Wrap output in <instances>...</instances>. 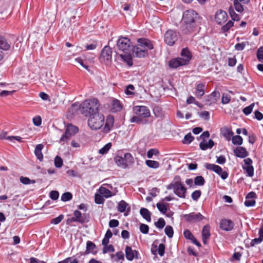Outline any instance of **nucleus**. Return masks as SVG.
I'll list each match as a JSON object with an SVG mask.
<instances>
[{
  "instance_id": "1",
  "label": "nucleus",
  "mask_w": 263,
  "mask_h": 263,
  "mask_svg": "<svg viewBox=\"0 0 263 263\" xmlns=\"http://www.w3.org/2000/svg\"><path fill=\"white\" fill-rule=\"evenodd\" d=\"M154 48L151 41L145 38H140L138 40V44L133 49V53L138 58H144L148 55V50Z\"/></svg>"
},
{
  "instance_id": "2",
  "label": "nucleus",
  "mask_w": 263,
  "mask_h": 263,
  "mask_svg": "<svg viewBox=\"0 0 263 263\" xmlns=\"http://www.w3.org/2000/svg\"><path fill=\"white\" fill-rule=\"evenodd\" d=\"M100 104L97 99L84 101L80 107V111L85 117H89L99 112Z\"/></svg>"
},
{
  "instance_id": "3",
  "label": "nucleus",
  "mask_w": 263,
  "mask_h": 263,
  "mask_svg": "<svg viewBox=\"0 0 263 263\" xmlns=\"http://www.w3.org/2000/svg\"><path fill=\"white\" fill-rule=\"evenodd\" d=\"M198 14L192 9L187 10L184 12L182 16V29L186 32L190 31L193 26Z\"/></svg>"
},
{
  "instance_id": "4",
  "label": "nucleus",
  "mask_w": 263,
  "mask_h": 263,
  "mask_svg": "<svg viewBox=\"0 0 263 263\" xmlns=\"http://www.w3.org/2000/svg\"><path fill=\"white\" fill-rule=\"evenodd\" d=\"M168 190L173 189L174 193L180 198H184L186 192V188L182 184L180 177L176 176L174 181L167 186Z\"/></svg>"
},
{
  "instance_id": "5",
  "label": "nucleus",
  "mask_w": 263,
  "mask_h": 263,
  "mask_svg": "<svg viewBox=\"0 0 263 263\" xmlns=\"http://www.w3.org/2000/svg\"><path fill=\"white\" fill-rule=\"evenodd\" d=\"M105 117L104 115L99 112L89 117L88 119V125L92 130H98L104 124Z\"/></svg>"
},
{
  "instance_id": "6",
  "label": "nucleus",
  "mask_w": 263,
  "mask_h": 263,
  "mask_svg": "<svg viewBox=\"0 0 263 263\" xmlns=\"http://www.w3.org/2000/svg\"><path fill=\"white\" fill-rule=\"evenodd\" d=\"M117 46L118 50L123 53H127L132 50L130 41L125 37H120L118 40Z\"/></svg>"
},
{
  "instance_id": "7",
  "label": "nucleus",
  "mask_w": 263,
  "mask_h": 263,
  "mask_svg": "<svg viewBox=\"0 0 263 263\" xmlns=\"http://www.w3.org/2000/svg\"><path fill=\"white\" fill-rule=\"evenodd\" d=\"M177 40L178 34L177 32L173 30H168L164 34V41L165 43L169 46L174 45Z\"/></svg>"
},
{
  "instance_id": "8",
  "label": "nucleus",
  "mask_w": 263,
  "mask_h": 263,
  "mask_svg": "<svg viewBox=\"0 0 263 263\" xmlns=\"http://www.w3.org/2000/svg\"><path fill=\"white\" fill-rule=\"evenodd\" d=\"M78 128L72 124H68L67 126L65 134L61 137L60 142H65L67 141L70 137L78 132Z\"/></svg>"
},
{
  "instance_id": "9",
  "label": "nucleus",
  "mask_w": 263,
  "mask_h": 263,
  "mask_svg": "<svg viewBox=\"0 0 263 263\" xmlns=\"http://www.w3.org/2000/svg\"><path fill=\"white\" fill-rule=\"evenodd\" d=\"M112 59V50L108 46H105L101 51L100 60L105 64L110 63Z\"/></svg>"
},
{
  "instance_id": "10",
  "label": "nucleus",
  "mask_w": 263,
  "mask_h": 263,
  "mask_svg": "<svg viewBox=\"0 0 263 263\" xmlns=\"http://www.w3.org/2000/svg\"><path fill=\"white\" fill-rule=\"evenodd\" d=\"M134 111L137 116L143 118H147L151 116L149 109L145 106H136Z\"/></svg>"
},
{
  "instance_id": "11",
  "label": "nucleus",
  "mask_w": 263,
  "mask_h": 263,
  "mask_svg": "<svg viewBox=\"0 0 263 263\" xmlns=\"http://www.w3.org/2000/svg\"><path fill=\"white\" fill-rule=\"evenodd\" d=\"M244 165L242 166L243 170L247 173V176L252 177L254 175V167L252 166L253 161L251 158H247L243 160Z\"/></svg>"
},
{
  "instance_id": "12",
  "label": "nucleus",
  "mask_w": 263,
  "mask_h": 263,
  "mask_svg": "<svg viewBox=\"0 0 263 263\" xmlns=\"http://www.w3.org/2000/svg\"><path fill=\"white\" fill-rule=\"evenodd\" d=\"M220 228L225 231H230L233 229L234 223L231 220L222 219L220 221Z\"/></svg>"
},
{
  "instance_id": "13",
  "label": "nucleus",
  "mask_w": 263,
  "mask_h": 263,
  "mask_svg": "<svg viewBox=\"0 0 263 263\" xmlns=\"http://www.w3.org/2000/svg\"><path fill=\"white\" fill-rule=\"evenodd\" d=\"M185 220L187 221L198 222L204 219V216L200 213H191L184 216Z\"/></svg>"
},
{
  "instance_id": "14",
  "label": "nucleus",
  "mask_w": 263,
  "mask_h": 263,
  "mask_svg": "<svg viewBox=\"0 0 263 263\" xmlns=\"http://www.w3.org/2000/svg\"><path fill=\"white\" fill-rule=\"evenodd\" d=\"M228 18V15L226 11L219 10L215 14V20L218 24L225 23Z\"/></svg>"
},
{
  "instance_id": "15",
  "label": "nucleus",
  "mask_w": 263,
  "mask_h": 263,
  "mask_svg": "<svg viewBox=\"0 0 263 263\" xmlns=\"http://www.w3.org/2000/svg\"><path fill=\"white\" fill-rule=\"evenodd\" d=\"M182 60L181 58L172 59L169 62V66L172 68H177L180 66L185 65L186 62Z\"/></svg>"
},
{
  "instance_id": "16",
  "label": "nucleus",
  "mask_w": 263,
  "mask_h": 263,
  "mask_svg": "<svg viewBox=\"0 0 263 263\" xmlns=\"http://www.w3.org/2000/svg\"><path fill=\"white\" fill-rule=\"evenodd\" d=\"M138 252L136 250H132V248L126 246L125 248V255L127 259L133 260L134 257L138 258Z\"/></svg>"
},
{
  "instance_id": "17",
  "label": "nucleus",
  "mask_w": 263,
  "mask_h": 263,
  "mask_svg": "<svg viewBox=\"0 0 263 263\" xmlns=\"http://www.w3.org/2000/svg\"><path fill=\"white\" fill-rule=\"evenodd\" d=\"M114 123V119L112 116H108L106 120V123L103 130L105 133H108L112 127Z\"/></svg>"
},
{
  "instance_id": "18",
  "label": "nucleus",
  "mask_w": 263,
  "mask_h": 263,
  "mask_svg": "<svg viewBox=\"0 0 263 263\" xmlns=\"http://www.w3.org/2000/svg\"><path fill=\"white\" fill-rule=\"evenodd\" d=\"M234 153L236 156L241 158H245L249 155L246 149L242 146L237 147L234 149Z\"/></svg>"
},
{
  "instance_id": "19",
  "label": "nucleus",
  "mask_w": 263,
  "mask_h": 263,
  "mask_svg": "<svg viewBox=\"0 0 263 263\" xmlns=\"http://www.w3.org/2000/svg\"><path fill=\"white\" fill-rule=\"evenodd\" d=\"M210 229V227L208 224L204 226L202 229V237L204 244H206L207 240L210 238L211 235Z\"/></svg>"
},
{
  "instance_id": "20",
  "label": "nucleus",
  "mask_w": 263,
  "mask_h": 263,
  "mask_svg": "<svg viewBox=\"0 0 263 263\" xmlns=\"http://www.w3.org/2000/svg\"><path fill=\"white\" fill-rule=\"evenodd\" d=\"M205 85L203 83H199L196 85L195 96L198 98H200L205 93Z\"/></svg>"
},
{
  "instance_id": "21",
  "label": "nucleus",
  "mask_w": 263,
  "mask_h": 263,
  "mask_svg": "<svg viewBox=\"0 0 263 263\" xmlns=\"http://www.w3.org/2000/svg\"><path fill=\"white\" fill-rule=\"evenodd\" d=\"M118 54L122 60L126 63L128 65L132 66L133 65V59L130 54V52L123 53H118Z\"/></svg>"
},
{
  "instance_id": "22",
  "label": "nucleus",
  "mask_w": 263,
  "mask_h": 263,
  "mask_svg": "<svg viewBox=\"0 0 263 263\" xmlns=\"http://www.w3.org/2000/svg\"><path fill=\"white\" fill-rule=\"evenodd\" d=\"M214 145V141L210 139L208 141L205 140H202L200 143V148L203 151H205L208 148H211Z\"/></svg>"
},
{
  "instance_id": "23",
  "label": "nucleus",
  "mask_w": 263,
  "mask_h": 263,
  "mask_svg": "<svg viewBox=\"0 0 263 263\" xmlns=\"http://www.w3.org/2000/svg\"><path fill=\"white\" fill-rule=\"evenodd\" d=\"M181 58L182 60L186 62V64H187L192 58V54L187 48H183L181 52Z\"/></svg>"
},
{
  "instance_id": "24",
  "label": "nucleus",
  "mask_w": 263,
  "mask_h": 263,
  "mask_svg": "<svg viewBox=\"0 0 263 263\" xmlns=\"http://www.w3.org/2000/svg\"><path fill=\"white\" fill-rule=\"evenodd\" d=\"M205 166L208 170L213 171L219 175H220V174L223 172L221 167L217 165L206 163Z\"/></svg>"
},
{
  "instance_id": "25",
  "label": "nucleus",
  "mask_w": 263,
  "mask_h": 263,
  "mask_svg": "<svg viewBox=\"0 0 263 263\" xmlns=\"http://www.w3.org/2000/svg\"><path fill=\"white\" fill-rule=\"evenodd\" d=\"M43 147L44 145L42 144H39L36 146L34 150L35 156L40 161H42L43 159V155L42 153Z\"/></svg>"
},
{
  "instance_id": "26",
  "label": "nucleus",
  "mask_w": 263,
  "mask_h": 263,
  "mask_svg": "<svg viewBox=\"0 0 263 263\" xmlns=\"http://www.w3.org/2000/svg\"><path fill=\"white\" fill-rule=\"evenodd\" d=\"M98 192L106 198L111 197L115 195V194L112 193L109 190L103 186L100 187L98 189Z\"/></svg>"
},
{
  "instance_id": "27",
  "label": "nucleus",
  "mask_w": 263,
  "mask_h": 263,
  "mask_svg": "<svg viewBox=\"0 0 263 263\" xmlns=\"http://www.w3.org/2000/svg\"><path fill=\"white\" fill-rule=\"evenodd\" d=\"M96 248V246L93 242L90 241H87L85 254H87L90 253L92 254L96 253V251L95 250Z\"/></svg>"
},
{
  "instance_id": "28",
  "label": "nucleus",
  "mask_w": 263,
  "mask_h": 263,
  "mask_svg": "<svg viewBox=\"0 0 263 263\" xmlns=\"http://www.w3.org/2000/svg\"><path fill=\"white\" fill-rule=\"evenodd\" d=\"M10 48V44L3 36L0 35V49L8 50Z\"/></svg>"
},
{
  "instance_id": "29",
  "label": "nucleus",
  "mask_w": 263,
  "mask_h": 263,
  "mask_svg": "<svg viewBox=\"0 0 263 263\" xmlns=\"http://www.w3.org/2000/svg\"><path fill=\"white\" fill-rule=\"evenodd\" d=\"M140 213L147 221L150 222L151 221V213L147 209L141 208L140 210Z\"/></svg>"
},
{
  "instance_id": "30",
  "label": "nucleus",
  "mask_w": 263,
  "mask_h": 263,
  "mask_svg": "<svg viewBox=\"0 0 263 263\" xmlns=\"http://www.w3.org/2000/svg\"><path fill=\"white\" fill-rule=\"evenodd\" d=\"M220 97V93L218 91H213L210 96H208V98H209L207 101H209L211 100V102L209 104V105L212 103H215L217 100L219 99Z\"/></svg>"
},
{
  "instance_id": "31",
  "label": "nucleus",
  "mask_w": 263,
  "mask_h": 263,
  "mask_svg": "<svg viewBox=\"0 0 263 263\" xmlns=\"http://www.w3.org/2000/svg\"><path fill=\"white\" fill-rule=\"evenodd\" d=\"M122 108V106L120 101L115 99H113L111 108L112 111L113 112H117L120 111Z\"/></svg>"
},
{
  "instance_id": "32",
  "label": "nucleus",
  "mask_w": 263,
  "mask_h": 263,
  "mask_svg": "<svg viewBox=\"0 0 263 263\" xmlns=\"http://www.w3.org/2000/svg\"><path fill=\"white\" fill-rule=\"evenodd\" d=\"M222 134L228 140H230L233 135V132L229 128L225 127L222 130Z\"/></svg>"
},
{
  "instance_id": "33",
  "label": "nucleus",
  "mask_w": 263,
  "mask_h": 263,
  "mask_svg": "<svg viewBox=\"0 0 263 263\" xmlns=\"http://www.w3.org/2000/svg\"><path fill=\"white\" fill-rule=\"evenodd\" d=\"M130 121L132 123H136L137 124H146L147 120H143L142 118L139 116H134L130 119Z\"/></svg>"
},
{
  "instance_id": "34",
  "label": "nucleus",
  "mask_w": 263,
  "mask_h": 263,
  "mask_svg": "<svg viewBox=\"0 0 263 263\" xmlns=\"http://www.w3.org/2000/svg\"><path fill=\"white\" fill-rule=\"evenodd\" d=\"M116 163L119 166L125 168L127 167V165L125 164L123 157L120 156H117L115 158Z\"/></svg>"
},
{
  "instance_id": "35",
  "label": "nucleus",
  "mask_w": 263,
  "mask_h": 263,
  "mask_svg": "<svg viewBox=\"0 0 263 263\" xmlns=\"http://www.w3.org/2000/svg\"><path fill=\"white\" fill-rule=\"evenodd\" d=\"M123 158L125 164L127 165V167L129 164H132L134 163L133 157L130 153L125 154Z\"/></svg>"
},
{
  "instance_id": "36",
  "label": "nucleus",
  "mask_w": 263,
  "mask_h": 263,
  "mask_svg": "<svg viewBox=\"0 0 263 263\" xmlns=\"http://www.w3.org/2000/svg\"><path fill=\"white\" fill-rule=\"evenodd\" d=\"M145 164L150 168H157L159 167V163L157 161L148 160L145 161Z\"/></svg>"
},
{
  "instance_id": "37",
  "label": "nucleus",
  "mask_w": 263,
  "mask_h": 263,
  "mask_svg": "<svg viewBox=\"0 0 263 263\" xmlns=\"http://www.w3.org/2000/svg\"><path fill=\"white\" fill-rule=\"evenodd\" d=\"M128 204L124 200H121L118 203V210L121 213L124 212Z\"/></svg>"
},
{
  "instance_id": "38",
  "label": "nucleus",
  "mask_w": 263,
  "mask_h": 263,
  "mask_svg": "<svg viewBox=\"0 0 263 263\" xmlns=\"http://www.w3.org/2000/svg\"><path fill=\"white\" fill-rule=\"evenodd\" d=\"M73 215L76 219H77V222L81 223L85 222V220L82 217V214L79 211L75 210L73 212Z\"/></svg>"
},
{
  "instance_id": "39",
  "label": "nucleus",
  "mask_w": 263,
  "mask_h": 263,
  "mask_svg": "<svg viewBox=\"0 0 263 263\" xmlns=\"http://www.w3.org/2000/svg\"><path fill=\"white\" fill-rule=\"evenodd\" d=\"M232 141L234 145H240L242 144L243 139L241 136L237 135L232 137Z\"/></svg>"
},
{
  "instance_id": "40",
  "label": "nucleus",
  "mask_w": 263,
  "mask_h": 263,
  "mask_svg": "<svg viewBox=\"0 0 263 263\" xmlns=\"http://www.w3.org/2000/svg\"><path fill=\"white\" fill-rule=\"evenodd\" d=\"M194 139V137L192 135L191 133H189L184 136L182 142L184 144H190L193 141Z\"/></svg>"
},
{
  "instance_id": "41",
  "label": "nucleus",
  "mask_w": 263,
  "mask_h": 263,
  "mask_svg": "<svg viewBox=\"0 0 263 263\" xmlns=\"http://www.w3.org/2000/svg\"><path fill=\"white\" fill-rule=\"evenodd\" d=\"M111 147V143H108L105 144L102 148L99 149V153L102 155L106 154Z\"/></svg>"
},
{
  "instance_id": "42",
  "label": "nucleus",
  "mask_w": 263,
  "mask_h": 263,
  "mask_svg": "<svg viewBox=\"0 0 263 263\" xmlns=\"http://www.w3.org/2000/svg\"><path fill=\"white\" fill-rule=\"evenodd\" d=\"M254 106H255V103H253L251 104H250L249 106L245 107L242 110L243 114L247 116L250 114L251 113V112L252 111Z\"/></svg>"
},
{
  "instance_id": "43",
  "label": "nucleus",
  "mask_w": 263,
  "mask_h": 263,
  "mask_svg": "<svg viewBox=\"0 0 263 263\" xmlns=\"http://www.w3.org/2000/svg\"><path fill=\"white\" fill-rule=\"evenodd\" d=\"M205 180L201 176H198L195 178L194 183L197 185H203L204 184Z\"/></svg>"
},
{
  "instance_id": "44",
  "label": "nucleus",
  "mask_w": 263,
  "mask_h": 263,
  "mask_svg": "<svg viewBox=\"0 0 263 263\" xmlns=\"http://www.w3.org/2000/svg\"><path fill=\"white\" fill-rule=\"evenodd\" d=\"M104 197L100 193L96 194L95 195V201L97 204H103L104 202Z\"/></svg>"
},
{
  "instance_id": "45",
  "label": "nucleus",
  "mask_w": 263,
  "mask_h": 263,
  "mask_svg": "<svg viewBox=\"0 0 263 263\" xmlns=\"http://www.w3.org/2000/svg\"><path fill=\"white\" fill-rule=\"evenodd\" d=\"M72 198V194L69 192L63 193L61 196V200L66 202L70 200Z\"/></svg>"
},
{
  "instance_id": "46",
  "label": "nucleus",
  "mask_w": 263,
  "mask_h": 263,
  "mask_svg": "<svg viewBox=\"0 0 263 263\" xmlns=\"http://www.w3.org/2000/svg\"><path fill=\"white\" fill-rule=\"evenodd\" d=\"M165 234L170 238H172L174 235L173 228L171 226H167L164 229Z\"/></svg>"
},
{
  "instance_id": "47",
  "label": "nucleus",
  "mask_w": 263,
  "mask_h": 263,
  "mask_svg": "<svg viewBox=\"0 0 263 263\" xmlns=\"http://www.w3.org/2000/svg\"><path fill=\"white\" fill-rule=\"evenodd\" d=\"M238 1V0H235L234 1V5L237 11L241 12L243 11V7Z\"/></svg>"
},
{
  "instance_id": "48",
  "label": "nucleus",
  "mask_w": 263,
  "mask_h": 263,
  "mask_svg": "<svg viewBox=\"0 0 263 263\" xmlns=\"http://www.w3.org/2000/svg\"><path fill=\"white\" fill-rule=\"evenodd\" d=\"M156 206L160 212L164 214L166 212L167 209L166 205L162 203H157Z\"/></svg>"
},
{
  "instance_id": "49",
  "label": "nucleus",
  "mask_w": 263,
  "mask_h": 263,
  "mask_svg": "<svg viewBox=\"0 0 263 263\" xmlns=\"http://www.w3.org/2000/svg\"><path fill=\"white\" fill-rule=\"evenodd\" d=\"M165 224V220L163 218H160L158 221L155 223V225L159 229H162Z\"/></svg>"
},
{
  "instance_id": "50",
  "label": "nucleus",
  "mask_w": 263,
  "mask_h": 263,
  "mask_svg": "<svg viewBox=\"0 0 263 263\" xmlns=\"http://www.w3.org/2000/svg\"><path fill=\"white\" fill-rule=\"evenodd\" d=\"M20 180L21 183L24 184H29L31 183H33L35 182L34 180H31L28 177H21L20 178Z\"/></svg>"
},
{
  "instance_id": "51",
  "label": "nucleus",
  "mask_w": 263,
  "mask_h": 263,
  "mask_svg": "<svg viewBox=\"0 0 263 263\" xmlns=\"http://www.w3.org/2000/svg\"><path fill=\"white\" fill-rule=\"evenodd\" d=\"M229 13L233 20L238 21L240 20L239 15L234 11L233 8L229 9Z\"/></svg>"
},
{
  "instance_id": "52",
  "label": "nucleus",
  "mask_w": 263,
  "mask_h": 263,
  "mask_svg": "<svg viewBox=\"0 0 263 263\" xmlns=\"http://www.w3.org/2000/svg\"><path fill=\"white\" fill-rule=\"evenodd\" d=\"M54 165L57 167L60 168L63 165V160L61 158L57 156L54 159Z\"/></svg>"
},
{
  "instance_id": "53",
  "label": "nucleus",
  "mask_w": 263,
  "mask_h": 263,
  "mask_svg": "<svg viewBox=\"0 0 263 263\" xmlns=\"http://www.w3.org/2000/svg\"><path fill=\"white\" fill-rule=\"evenodd\" d=\"M115 249L112 245L104 246L103 249V253L104 254L107 253V252H114Z\"/></svg>"
},
{
  "instance_id": "54",
  "label": "nucleus",
  "mask_w": 263,
  "mask_h": 263,
  "mask_svg": "<svg viewBox=\"0 0 263 263\" xmlns=\"http://www.w3.org/2000/svg\"><path fill=\"white\" fill-rule=\"evenodd\" d=\"M231 101V97L227 93H223L221 99V103L223 104H228Z\"/></svg>"
},
{
  "instance_id": "55",
  "label": "nucleus",
  "mask_w": 263,
  "mask_h": 263,
  "mask_svg": "<svg viewBox=\"0 0 263 263\" xmlns=\"http://www.w3.org/2000/svg\"><path fill=\"white\" fill-rule=\"evenodd\" d=\"M201 195V191L200 190H196L192 193L191 197L193 200L197 201Z\"/></svg>"
},
{
  "instance_id": "56",
  "label": "nucleus",
  "mask_w": 263,
  "mask_h": 263,
  "mask_svg": "<svg viewBox=\"0 0 263 263\" xmlns=\"http://www.w3.org/2000/svg\"><path fill=\"white\" fill-rule=\"evenodd\" d=\"M64 215L61 214L58 217L54 218L51 220V223L54 224H58L63 219Z\"/></svg>"
},
{
  "instance_id": "57",
  "label": "nucleus",
  "mask_w": 263,
  "mask_h": 263,
  "mask_svg": "<svg viewBox=\"0 0 263 263\" xmlns=\"http://www.w3.org/2000/svg\"><path fill=\"white\" fill-rule=\"evenodd\" d=\"M149 227L147 224L142 223L140 226V231L143 234H147L148 232Z\"/></svg>"
},
{
  "instance_id": "58",
  "label": "nucleus",
  "mask_w": 263,
  "mask_h": 263,
  "mask_svg": "<svg viewBox=\"0 0 263 263\" xmlns=\"http://www.w3.org/2000/svg\"><path fill=\"white\" fill-rule=\"evenodd\" d=\"M158 253L160 256H163L165 253V246L163 243H160L158 248Z\"/></svg>"
},
{
  "instance_id": "59",
  "label": "nucleus",
  "mask_w": 263,
  "mask_h": 263,
  "mask_svg": "<svg viewBox=\"0 0 263 263\" xmlns=\"http://www.w3.org/2000/svg\"><path fill=\"white\" fill-rule=\"evenodd\" d=\"M234 25V23L230 21L227 24L224 25L222 27V30L223 32H227Z\"/></svg>"
},
{
  "instance_id": "60",
  "label": "nucleus",
  "mask_w": 263,
  "mask_h": 263,
  "mask_svg": "<svg viewBox=\"0 0 263 263\" xmlns=\"http://www.w3.org/2000/svg\"><path fill=\"white\" fill-rule=\"evenodd\" d=\"M49 196L53 200H57L59 197V192L57 191H52L50 193Z\"/></svg>"
},
{
  "instance_id": "61",
  "label": "nucleus",
  "mask_w": 263,
  "mask_h": 263,
  "mask_svg": "<svg viewBox=\"0 0 263 263\" xmlns=\"http://www.w3.org/2000/svg\"><path fill=\"white\" fill-rule=\"evenodd\" d=\"M184 237L188 239L192 240L195 237L189 230H185L183 232Z\"/></svg>"
},
{
  "instance_id": "62",
  "label": "nucleus",
  "mask_w": 263,
  "mask_h": 263,
  "mask_svg": "<svg viewBox=\"0 0 263 263\" xmlns=\"http://www.w3.org/2000/svg\"><path fill=\"white\" fill-rule=\"evenodd\" d=\"M134 86L133 85H128L126 88L125 93L128 95H133L134 93L133 91L134 90Z\"/></svg>"
},
{
  "instance_id": "63",
  "label": "nucleus",
  "mask_w": 263,
  "mask_h": 263,
  "mask_svg": "<svg viewBox=\"0 0 263 263\" xmlns=\"http://www.w3.org/2000/svg\"><path fill=\"white\" fill-rule=\"evenodd\" d=\"M33 123L36 126H40L42 123V119L40 116H36L33 118Z\"/></svg>"
},
{
  "instance_id": "64",
  "label": "nucleus",
  "mask_w": 263,
  "mask_h": 263,
  "mask_svg": "<svg viewBox=\"0 0 263 263\" xmlns=\"http://www.w3.org/2000/svg\"><path fill=\"white\" fill-rule=\"evenodd\" d=\"M257 57L259 61H263V47L258 49L257 53Z\"/></svg>"
}]
</instances>
